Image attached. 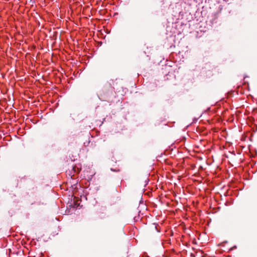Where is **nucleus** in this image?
<instances>
[{
	"mask_svg": "<svg viewBox=\"0 0 257 257\" xmlns=\"http://www.w3.org/2000/svg\"><path fill=\"white\" fill-rule=\"evenodd\" d=\"M66 167L68 169L66 171V173L72 178L74 175L75 173H79L81 170V165L80 164H69L67 163L66 164Z\"/></svg>",
	"mask_w": 257,
	"mask_h": 257,
	"instance_id": "1",
	"label": "nucleus"
}]
</instances>
